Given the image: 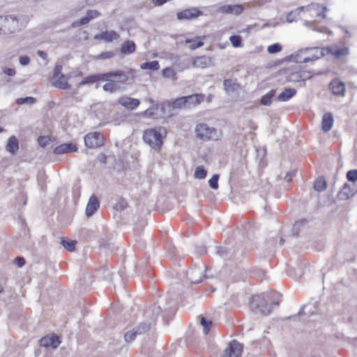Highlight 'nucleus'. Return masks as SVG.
<instances>
[{"label": "nucleus", "instance_id": "obj_11", "mask_svg": "<svg viewBox=\"0 0 357 357\" xmlns=\"http://www.w3.org/2000/svg\"><path fill=\"white\" fill-rule=\"evenodd\" d=\"M100 202L95 195H92L87 203L85 214L89 218L91 217L99 208Z\"/></svg>", "mask_w": 357, "mask_h": 357}, {"label": "nucleus", "instance_id": "obj_28", "mask_svg": "<svg viewBox=\"0 0 357 357\" xmlns=\"http://www.w3.org/2000/svg\"><path fill=\"white\" fill-rule=\"evenodd\" d=\"M327 54H331L335 56V58H340L342 56H345L349 54V49L347 47H342L334 50L332 47H325Z\"/></svg>", "mask_w": 357, "mask_h": 357}, {"label": "nucleus", "instance_id": "obj_7", "mask_svg": "<svg viewBox=\"0 0 357 357\" xmlns=\"http://www.w3.org/2000/svg\"><path fill=\"white\" fill-rule=\"evenodd\" d=\"M312 76V75L310 72L302 70L290 73L287 77V80L292 82H301L305 84V82L310 79Z\"/></svg>", "mask_w": 357, "mask_h": 357}, {"label": "nucleus", "instance_id": "obj_31", "mask_svg": "<svg viewBox=\"0 0 357 357\" xmlns=\"http://www.w3.org/2000/svg\"><path fill=\"white\" fill-rule=\"evenodd\" d=\"M224 89L227 92H235L240 88L238 83L233 82L230 79H226L223 81Z\"/></svg>", "mask_w": 357, "mask_h": 357}, {"label": "nucleus", "instance_id": "obj_36", "mask_svg": "<svg viewBox=\"0 0 357 357\" xmlns=\"http://www.w3.org/2000/svg\"><path fill=\"white\" fill-rule=\"evenodd\" d=\"M102 89L105 92L114 93L120 90L121 86L115 82H107V83L102 86Z\"/></svg>", "mask_w": 357, "mask_h": 357}, {"label": "nucleus", "instance_id": "obj_42", "mask_svg": "<svg viewBox=\"0 0 357 357\" xmlns=\"http://www.w3.org/2000/svg\"><path fill=\"white\" fill-rule=\"evenodd\" d=\"M308 50H314L315 53L312 55L313 58V61L317 60L325 55L326 50L325 47L319 49V47H313V48H306L304 51L307 52Z\"/></svg>", "mask_w": 357, "mask_h": 357}, {"label": "nucleus", "instance_id": "obj_16", "mask_svg": "<svg viewBox=\"0 0 357 357\" xmlns=\"http://www.w3.org/2000/svg\"><path fill=\"white\" fill-rule=\"evenodd\" d=\"M119 103L128 109L133 110L140 104V100L130 97H121L119 99Z\"/></svg>", "mask_w": 357, "mask_h": 357}, {"label": "nucleus", "instance_id": "obj_44", "mask_svg": "<svg viewBox=\"0 0 357 357\" xmlns=\"http://www.w3.org/2000/svg\"><path fill=\"white\" fill-rule=\"evenodd\" d=\"M229 40L234 47H239L242 46V38L239 35H233L229 38Z\"/></svg>", "mask_w": 357, "mask_h": 357}, {"label": "nucleus", "instance_id": "obj_13", "mask_svg": "<svg viewBox=\"0 0 357 357\" xmlns=\"http://www.w3.org/2000/svg\"><path fill=\"white\" fill-rule=\"evenodd\" d=\"M356 192L357 190H354V188H351L350 184L346 183L344 184L342 189L338 192L337 198L339 200H347L353 197Z\"/></svg>", "mask_w": 357, "mask_h": 357}, {"label": "nucleus", "instance_id": "obj_53", "mask_svg": "<svg viewBox=\"0 0 357 357\" xmlns=\"http://www.w3.org/2000/svg\"><path fill=\"white\" fill-rule=\"evenodd\" d=\"M127 202L123 199H121L120 201H119L114 206V208L116 210V211H123L124 210L126 207H127Z\"/></svg>", "mask_w": 357, "mask_h": 357}, {"label": "nucleus", "instance_id": "obj_19", "mask_svg": "<svg viewBox=\"0 0 357 357\" xmlns=\"http://www.w3.org/2000/svg\"><path fill=\"white\" fill-rule=\"evenodd\" d=\"M310 6H300L294 10L290 11L287 13L286 17V21L287 22H293L297 20V18L300 15L301 11H309Z\"/></svg>", "mask_w": 357, "mask_h": 357}, {"label": "nucleus", "instance_id": "obj_51", "mask_svg": "<svg viewBox=\"0 0 357 357\" xmlns=\"http://www.w3.org/2000/svg\"><path fill=\"white\" fill-rule=\"evenodd\" d=\"M137 335V334L135 333V330L132 329V331H128L124 334V338L126 342H130L135 339Z\"/></svg>", "mask_w": 357, "mask_h": 357}, {"label": "nucleus", "instance_id": "obj_54", "mask_svg": "<svg viewBox=\"0 0 357 357\" xmlns=\"http://www.w3.org/2000/svg\"><path fill=\"white\" fill-rule=\"evenodd\" d=\"M144 115L148 118L157 119L158 118V112H155L153 110V108H148L144 112Z\"/></svg>", "mask_w": 357, "mask_h": 357}, {"label": "nucleus", "instance_id": "obj_60", "mask_svg": "<svg viewBox=\"0 0 357 357\" xmlns=\"http://www.w3.org/2000/svg\"><path fill=\"white\" fill-rule=\"evenodd\" d=\"M19 61L22 66H27L30 63V58L28 56H21Z\"/></svg>", "mask_w": 357, "mask_h": 357}, {"label": "nucleus", "instance_id": "obj_52", "mask_svg": "<svg viewBox=\"0 0 357 357\" xmlns=\"http://www.w3.org/2000/svg\"><path fill=\"white\" fill-rule=\"evenodd\" d=\"M347 178L349 181L355 182L357 181V169H351L347 172Z\"/></svg>", "mask_w": 357, "mask_h": 357}, {"label": "nucleus", "instance_id": "obj_56", "mask_svg": "<svg viewBox=\"0 0 357 357\" xmlns=\"http://www.w3.org/2000/svg\"><path fill=\"white\" fill-rule=\"evenodd\" d=\"M63 66L61 64H56L53 72V79L59 77L61 74Z\"/></svg>", "mask_w": 357, "mask_h": 357}, {"label": "nucleus", "instance_id": "obj_41", "mask_svg": "<svg viewBox=\"0 0 357 357\" xmlns=\"http://www.w3.org/2000/svg\"><path fill=\"white\" fill-rule=\"evenodd\" d=\"M207 175V171L203 165H199L195 168L194 176L198 179H204Z\"/></svg>", "mask_w": 357, "mask_h": 357}, {"label": "nucleus", "instance_id": "obj_45", "mask_svg": "<svg viewBox=\"0 0 357 357\" xmlns=\"http://www.w3.org/2000/svg\"><path fill=\"white\" fill-rule=\"evenodd\" d=\"M36 102V99L33 97L20 98L16 100L18 105L29 104L33 105Z\"/></svg>", "mask_w": 357, "mask_h": 357}, {"label": "nucleus", "instance_id": "obj_6", "mask_svg": "<svg viewBox=\"0 0 357 357\" xmlns=\"http://www.w3.org/2000/svg\"><path fill=\"white\" fill-rule=\"evenodd\" d=\"M203 15L202 11L199 10L196 7H192L185 9L176 13V17L178 20H188L195 19L199 16Z\"/></svg>", "mask_w": 357, "mask_h": 357}, {"label": "nucleus", "instance_id": "obj_62", "mask_svg": "<svg viewBox=\"0 0 357 357\" xmlns=\"http://www.w3.org/2000/svg\"><path fill=\"white\" fill-rule=\"evenodd\" d=\"M206 252L207 250L204 245H199L196 248V253L199 256L206 253Z\"/></svg>", "mask_w": 357, "mask_h": 357}, {"label": "nucleus", "instance_id": "obj_64", "mask_svg": "<svg viewBox=\"0 0 357 357\" xmlns=\"http://www.w3.org/2000/svg\"><path fill=\"white\" fill-rule=\"evenodd\" d=\"M98 159L100 162H102L103 164L107 163V155L104 153H100L98 155Z\"/></svg>", "mask_w": 357, "mask_h": 357}, {"label": "nucleus", "instance_id": "obj_47", "mask_svg": "<svg viewBox=\"0 0 357 357\" xmlns=\"http://www.w3.org/2000/svg\"><path fill=\"white\" fill-rule=\"evenodd\" d=\"M289 58L291 61H293L296 63H307L309 61H313V58L312 56L305 57L303 60H301L298 54L296 55L292 54L289 56Z\"/></svg>", "mask_w": 357, "mask_h": 357}, {"label": "nucleus", "instance_id": "obj_25", "mask_svg": "<svg viewBox=\"0 0 357 357\" xmlns=\"http://www.w3.org/2000/svg\"><path fill=\"white\" fill-rule=\"evenodd\" d=\"M19 149V142L17 137L14 135L10 136L8 138L7 144H6V150L9 153H10L13 155L16 154Z\"/></svg>", "mask_w": 357, "mask_h": 357}, {"label": "nucleus", "instance_id": "obj_39", "mask_svg": "<svg viewBox=\"0 0 357 357\" xmlns=\"http://www.w3.org/2000/svg\"><path fill=\"white\" fill-rule=\"evenodd\" d=\"M160 65L158 61L144 62L141 65V68L144 70H158Z\"/></svg>", "mask_w": 357, "mask_h": 357}, {"label": "nucleus", "instance_id": "obj_34", "mask_svg": "<svg viewBox=\"0 0 357 357\" xmlns=\"http://www.w3.org/2000/svg\"><path fill=\"white\" fill-rule=\"evenodd\" d=\"M314 189L317 192L324 191L327 187V183L324 177H318L314 183Z\"/></svg>", "mask_w": 357, "mask_h": 357}, {"label": "nucleus", "instance_id": "obj_33", "mask_svg": "<svg viewBox=\"0 0 357 357\" xmlns=\"http://www.w3.org/2000/svg\"><path fill=\"white\" fill-rule=\"evenodd\" d=\"M151 328V323L148 321H142L133 329L137 335L144 334Z\"/></svg>", "mask_w": 357, "mask_h": 357}, {"label": "nucleus", "instance_id": "obj_18", "mask_svg": "<svg viewBox=\"0 0 357 357\" xmlns=\"http://www.w3.org/2000/svg\"><path fill=\"white\" fill-rule=\"evenodd\" d=\"M243 10V7L242 5L236 4V5H225L220 7L219 11L222 13L225 14H235L239 15Z\"/></svg>", "mask_w": 357, "mask_h": 357}, {"label": "nucleus", "instance_id": "obj_12", "mask_svg": "<svg viewBox=\"0 0 357 357\" xmlns=\"http://www.w3.org/2000/svg\"><path fill=\"white\" fill-rule=\"evenodd\" d=\"M100 15V13L98 10H87L86 14L84 17L79 20L75 21L72 24V27L75 28L82 25L88 24L91 20L97 17Z\"/></svg>", "mask_w": 357, "mask_h": 357}, {"label": "nucleus", "instance_id": "obj_26", "mask_svg": "<svg viewBox=\"0 0 357 357\" xmlns=\"http://www.w3.org/2000/svg\"><path fill=\"white\" fill-rule=\"evenodd\" d=\"M217 254L225 259H230L234 255V251L226 246H218Z\"/></svg>", "mask_w": 357, "mask_h": 357}, {"label": "nucleus", "instance_id": "obj_24", "mask_svg": "<svg viewBox=\"0 0 357 357\" xmlns=\"http://www.w3.org/2000/svg\"><path fill=\"white\" fill-rule=\"evenodd\" d=\"M296 90L293 88H286L284 90L278 95L277 100L280 102H286L290 100L296 94Z\"/></svg>", "mask_w": 357, "mask_h": 357}, {"label": "nucleus", "instance_id": "obj_10", "mask_svg": "<svg viewBox=\"0 0 357 357\" xmlns=\"http://www.w3.org/2000/svg\"><path fill=\"white\" fill-rule=\"evenodd\" d=\"M329 89L332 93L337 96H343L345 92L344 83L338 78H334L331 80L329 84Z\"/></svg>", "mask_w": 357, "mask_h": 357}, {"label": "nucleus", "instance_id": "obj_49", "mask_svg": "<svg viewBox=\"0 0 357 357\" xmlns=\"http://www.w3.org/2000/svg\"><path fill=\"white\" fill-rule=\"evenodd\" d=\"M282 49V47L279 43H274L268 47L267 51L269 54H276L280 52Z\"/></svg>", "mask_w": 357, "mask_h": 357}, {"label": "nucleus", "instance_id": "obj_59", "mask_svg": "<svg viewBox=\"0 0 357 357\" xmlns=\"http://www.w3.org/2000/svg\"><path fill=\"white\" fill-rule=\"evenodd\" d=\"M14 263L19 267H22L25 264V259L22 257H17L14 259Z\"/></svg>", "mask_w": 357, "mask_h": 357}, {"label": "nucleus", "instance_id": "obj_21", "mask_svg": "<svg viewBox=\"0 0 357 357\" xmlns=\"http://www.w3.org/2000/svg\"><path fill=\"white\" fill-rule=\"evenodd\" d=\"M188 279L192 284H199L202 282V278L204 277L202 275V271L201 268H192L187 273Z\"/></svg>", "mask_w": 357, "mask_h": 357}, {"label": "nucleus", "instance_id": "obj_61", "mask_svg": "<svg viewBox=\"0 0 357 357\" xmlns=\"http://www.w3.org/2000/svg\"><path fill=\"white\" fill-rule=\"evenodd\" d=\"M174 70L170 68H165L162 70V75L164 77H170L174 75Z\"/></svg>", "mask_w": 357, "mask_h": 357}, {"label": "nucleus", "instance_id": "obj_40", "mask_svg": "<svg viewBox=\"0 0 357 357\" xmlns=\"http://www.w3.org/2000/svg\"><path fill=\"white\" fill-rule=\"evenodd\" d=\"M307 223V220L306 219H301L298 221H296L292 228H291V232L293 234L294 236H298L299 231H300V229H301V227H303L304 225H305Z\"/></svg>", "mask_w": 357, "mask_h": 357}, {"label": "nucleus", "instance_id": "obj_48", "mask_svg": "<svg viewBox=\"0 0 357 357\" xmlns=\"http://www.w3.org/2000/svg\"><path fill=\"white\" fill-rule=\"evenodd\" d=\"M185 42L186 43H190L189 47L192 50L201 47L204 45V43L202 40L196 41L192 39H187Z\"/></svg>", "mask_w": 357, "mask_h": 357}, {"label": "nucleus", "instance_id": "obj_22", "mask_svg": "<svg viewBox=\"0 0 357 357\" xmlns=\"http://www.w3.org/2000/svg\"><path fill=\"white\" fill-rule=\"evenodd\" d=\"M212 59L207 56H197L193 59L192 66L196 68H204L211 66Z\"/></svg>", "mask_w": 357, "mask_h": 357}, {"label": "nucleus", "instance_id": "obj_29", "mask_svg": "<svg viewBox=\"0 0 357 357\" xmlns=\"http://www.w3.org/2000/svg\"><path fill=\"white\" fill-rule=\"evenodd\" d=\"M136 45L132 40H126L121 47V52L124 54H130L135 51Z\"/></svg>", "mask_w": 357, "mask_h": 357}, {"label": "nucleus", "instance_id": "obj_30", "mask_svg": "<svg viewBox=\"0 0 357 357\" xmlns=\"http://www.w3.org/2000/svg\"><path fill=\"white\" fill-rule=\"evenodd\" d=\"M65 75H61L58 79L53 83L54 86L61 89H68L70 85Z\"/></svg>", "mask_w": 357, "mask_h": 357}, {"label": "nucleus", "instance_id": "obj_15", "mask_svg": "<svg viewBox=\"0 0 357 357\" xmlns=\"http://www.w3.org/2000/svg\"><path fill=\"white\" fill-rule=\"evenodd\" d=\"M99 81H106L105 73L90 75L84 77L79 84L78 86L91 84Z\"/></svg>", "mask_w": 357, "mask_h": 357}, {"label": "nucleus", "instance_id": "obj_2", "mask_svg": "<svg viewBox=\"0 0 357 357\" xmlns=\"http://www.w3.org/2000/svg\"><path fill=\"white\" fill-rule=\"evenodd\" d=\"M167 130L164 127L160 126L146 129L144 131L143 140L154 150L160 151L163 144V139L166 137Z\"/></svg>", "mask_w": 357, "mask_h": 357}, {"label": "nucleus", "instance_id": "obj_35", "mask_svg": "<svg viewBox=\"0 0 357 357\" xmlns=\"http://www.w3.org/2000/svg\"><path fill=\"white\" fill-rule=\"evenodd\" d=\"M99 37L101 39H103L107 42H111L114 39H117L119 38V34L114 31H106L102 32L100 34Z\"/></svg>", "mask_w": 357, "mask_h": 357}, {"label": "nucleus", "instance_id": "obj_14", "mask_svg": "<svg viewBox=\"0 0 357 357\" xmlns=\"http://www.w3.org/2000/svg\"><path fill=\"white\" fill-rule=\"evenodd\" d=\"M77 147L72 142L62 144L54 148L53 153L56 155L76 152Z\"/></svg>", "mask_w": 357, "mask_h": 357}, {"label": "nucleus", "instance_id": "obj_23", "mask_svg": "<svg viewBox=\"0 0 357 357\" xmlns=\"http://www.w3.org/2000/svg\"><path fill=\"white\" fill-rule=\"evenodd\" d=\"M333 116L330 112L324 114L321 121V130L324 132H328L333 124Z\"/></svg>", "mask_w": 357, "mask_h": 357}, {"label": "nucleus", "instance_id": "obj_63", "mask_svg": "<svg viewBox=\"0 0 357 357\" xmlns=\"http://www.w3.org/2000/svg\"><path fill=\"white\" fill-rule=\"evenodd\" d=\"M296 170H291L289 172H287L284 176V180L287 182H289L291 181L293 176L296 175Z\"/></svg>", "mask_w": 357, "mask_h": 357}, {"label": "nucleus", "instance_id": "obj_57", "mask_svg": "<svg viewBox=\"0 0 357 357\" xmlns=\"http://www.w3.org/2000/svg\"><path fill=\"white\" fill-rule=\"evenodd\" d=\"M3 73H5L6 75H7L8 76H10V77H13L16 74V71L14 68H8V67L3 68Z\"/></svg>", "mask_w": 357, "mask_h": 357}, {"label": "nucleus", "instance_id": "obj_43", "mask_svg": "<svg viewBox=\"0 0 357 357\" xmlns=\"http://www.w3.org/2000/svg\"><path fill=\"white\" fill-rule=\"evenodd\" d=\"M200 324L203 326L204 333L207 335L213 325L212 321L208 320L206 317H202L200 319Z\"/></svg>", "mask_w": 357, "mask_h": 357}, {"label": "nucleus", "instance_id": "obj_58", "mask_svg": "<svg viewBox=\"0 0 357 357\" xmlns=\"http://www.w3.org/2000/svg\"><path fill=\"white\" fill-rule=\"evenodd\" d=\"M82 72L79 71V70L72 71L68 74H65V76L66 77L68 80L73 77H77V76H82Z\"/></svg>", "mask_w": 357, "mask_h": 357}, {"label": "nucleus", "instance_id": "obj_55", "mask_svg": "<svg viewBox=\"0 0 357 357\" xmlns=\"http://www.w3.org/2000/svg\"><path fill=\"white\" fill-rule=\"evenodd\" d=\"M114 52H104L98 56V58L100 59H108L114 56Z\"/></svg>", "mask_w": 357, "mask_h": 357}, {"label": "nucleus", "instance_id": "obj_9", "mask_svg": "<svg viewBox=\"0 0 357 357\" xmlns=\"http://www.w3.org/2000/svg\"><path fill=\"white\" fill-rule=\"evenodd\" d=\"M61 343L59 337L55 334L46 335L40 340V345L43 347L57 348Z\"/></svg>", "mask_w": 357, "mask_h": 357}, {"label": "nucleus", "instance_id": "obj_1", "mask_svg": "<svg viewBox=\"0 0 357 357\" xmlns=\"http://www.w3.org/2000/svg\"><path fill=\"white\" fill-rule=\"evenodd\" d=\"M281 297L282 295L275 291L268 294L255 295L250 301V307L252 311L268 315L271 313L273 307L280 305Z\"/></svg>", "mask_w": 357, "mask_h": 357}, {"label": "nucleus", "instance_id": "obj_27", "mask_svg": "<svg viewBox=\"0 0 357 357\" xmlns=\"http://www.w3.org/2000/svg\"><path fill=\"white\" fill-rule=\"evenodd\" d=\"M11 20V26H8V29H10V32H14L18 27V20L17 17L13 15L3 16L0 15V21H3L4 22H8L9 20Z\"/></svg>", "mask_w": 357, "mask_h": 357}, {"label": "nucleus", "instance_id": "obj_5", "mask_svg": "<svg viewBox=\"0 0 357 357\" xmlns=\"http://www.w3.org/2000/svg\"><path fill=\"white\" fill-rule=\"evenodd\" d=\"M243 351V345L234 340L225 349L222 357H238Z\"/></svg>", "mask_w": 357, "mask_h": 357}, {"label": "nucleus", "instance_id": "obj_17", "mask_svg": "<svg viewBox=\"0 0 357 357\" xmlns=\"http://www.w3.org/2000/svg\"><path fill=\"white\" fill-rule=\"evenodd\" d=\"M183 98L186 108L196 106L204 100L203 95L198 93L183 96Z\"/></svg>", "mask_w": 357, "mask_h": 357}, {"label": "nucleus", "instance_id": "obj_20", "mask_svg": "<svg viewBox=\"0 0 357 357\" xmlns=\"http://www.w3.org/2000/svg\"><path fill=\"white\" fill-rule=\"evenodd\" d=\"M173 116V110L172 109L169 100H166L160 103L159 112H158V118L170 117Z\"/></svg>", "mask_w": 357, "mask_h": 357}, {"label": "nucleus", "instance_id": "obj_4", "mask_svg": "<svg viewBox=\"0 0 357 357\" xmlns=\"http://www.w3.org/2000/svg\"><path fill=\"white\" fill-rule=\"evenodd\" d=\"M84 144L90 149L99 148L104 145L105 139L99 132H89L84 137Z\"/></svg>", "mask_w": 357, "mask_h": 357}, {"label": "nucleus", "instance_id": "obj_8", "mask_svg": "<svg viewBox=\"0 0 357 357\" xmlns=\"http://www.w3.org/2000/svg\"><path fill=\"white\" fill-rule=\"evenodd\" d=\"M212 129L206 123L198 124L195 128L197 137L204 141L209 140L212 138Z\"/></svg>", "mask_w": 357, "mask_h": 357}, {"label": "nucleus", "instance_id": "obj_38", "mask_svg": "<svg viewBox=\"0 0 357 357\" xmlns=\"http://www.w3.org/2000/svg\"><path fill=\"white\" fill-rule=\"evenodd\" d=\"M76 241L66 239L65 238H61V244L68 251L72 252L75 250Z\"/></svg>", "mask_w": 357, "mask_h": 357}, {"label": "nucleus", "instance_id": "obj_3", "mask_svg": "<svg viewBox=\"0 0 357 357\" xmlns=\"http://www.w3.org/2000/svg\"><path fill=\"white\" fill-rule=\"evenodd\" d=\"M135 70L128 69L127 71L121 70H112L105 73L106 82H115L121 84H130L135 80Z\"/></svg>", "mask_w": 357, "mask_h": 357}, {"label": "nucleus", "instance_id": "obj_50", "mask_svg": "<svg viewBox=\"0 0 357 357\" xmlns=\"http://www.w3.org/2000/svg\"><path fill=\"white\" fill-rule=\"evenodd\" d=\"M51 141V139L49 136H40L38 138V143L41 147H46Z\"/></svg>", "mask_w": 357, "mask_h": 357}, {"label": "nucleus", "instance_id": "obj_37", "mask_svg": "<svg viewBox=\"0 0 357 357\" xmlns=\"http://www.w3.org/2000/svg\"><path fill=\"white\" fill-rule=\"evenodd\" d=\"M172 110L174 109L186 108L183 96L169 100Z\"/></svg>", "mask_w": 357, "mask_h": 357}, {"label": "nucleus", "instance_id": "obj_32", "mask_svg": "<svg viewBox=\"0 0 357 357\" xmlns=\"http://www.w3.org/2000/svg\"><path fill=\"white\" fill-rule=\"evenodd\" d=\"M276 91L275 89L271 90L269 92L264 95L260 99V103L264 106H270L272 102V99L275 96Z\"/></svg>", "mask_w": 357, "mask_h": 357}, {"label": "nucleus", "instance_id": "obj_46", "mask_svg": "<svg viewBox=\"0 0 357 357\" xmlns=\"http://www.w3.org/2000/svg\"><path fill=\"white\" fill-rule=\"evenodd\" d=\"M219 174H215L208 181V184L211 188L213 190H217L218 188V180H219Z\"/></svg>", "mask_w": 357, "mask_h": 357}]
</instances>
